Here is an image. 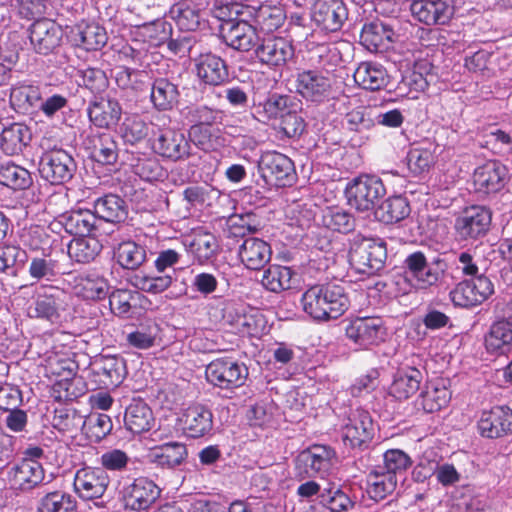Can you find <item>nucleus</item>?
<instances>
[{"mask_svg":"<svg viewBox=\"0 0 512 512\" xmlns=\"http://www.w3.org/2000/svg\"><path fill=\"white\" fill-rule=\"evenodd\" d=\"M314 22L328 32L341 29L348 17V11L342 0H317L313 7Z\"/></svg>","mask_w":512,"mask_h":512,"instance_id":"21","label":"nucleus"},{"mask_svg":"<svg viewBox=\"0 0 512 512\" xmlns=\"http://www.w3.org/2000/svg\"><path fill=\"white\" fill-rule=\"evenodd\" d=\"M102 245L93 237H78L68 245L69 257L78 263H88L95 259L101 251Z\"/></svg>","mask_w":512,"mask_h":512,"instance_id":"47","label":"nucleus"},{"mask_svg":"<svg viewBox=\"0 0 512 512\" xmlns=\"http://www.w3.org/2000/svg\"><path fill=\"white\" fill-rule=\"evenodd\" d=\"M258 169L267 184L286 187L291 186L296 180L294 163L286 155L269 151L262 154Z\"/></svg>","mask_w":512,"mask_h":512,"instance_id":"7","label":"nucleus"},{"mask_svg":"<svg viewBox=\"0 0 512 512\" xmlns=\"http://www.w3.org/2000/svg\"><path fill=\"white\" fill-rule=\"evenodd\" d=\"M479 433L486 438H499L512 433V410L506 406H495L483 411L478 421Z\"/></svg>","mask_w":512,"mask_h":512,"instance_id":"22","label":"nucleus"},{"mask_svg":"<svg viewBox=\"0 0 512 512\" xmlns=\"http://www.w3.org/2000/svg\"><path fill=\"white\" fill-rule=\"evenodd\" d=\"M491 211L479 205L467 207L456 218L454 229L461 240H476L483 237L489 231L491 224Z\"/></svg>","mask_w":512,"mask_h":512,"instance_id":"11","label":"nucleus"},{"mask_svg":"<svg viewBox=\"0 0 512 512\" xmlns=\"http://www.w3.org/2000/svg\"><path fill=\"white\" fill-rule=\"evenodd\" d=\"M208 382L221 389H233L242 386L248 376V369L230 358H218L206 367Z\"/></svg>","mask_w":512,"mask_h":512,"instance_id":"10","label":"nucleus"},{"mask_svg":"<svg viewBox=\"0 0 512 512\" xmlns=\"http://www.w3.org/2000/svg\"><path fill=\"white\" fill-rule=\"evenodd\" d=\"M293 271L286 266L274 265L262 273L263 288H291Z\"/></svg>","mask_w":512,"mask_h":512,"instance_id":"55","label":"nucleus"},{"mask_svg":"<svg viewBox=\"0 0 512 512\" xmlns=\"http://www.w3.org/2000/svg\"><path fill=\"white\" fill-rule=\"evenodd\" d=\"M175 278L170 274L164 276H142L135 275V281L132 285L135 288H139L141 279L143 284L148 283L147 288H169L172 285H179L189 287L194 286L195 288H216L218 281L216 277L211 273H195L194 270L180 269L178 271L173 270Z\"/></svg>","mask_w":512,"mask_h":512,"instance_id":"6","label":"nucleus"},{"mask_svg":"<svg viewBox=\"0 0 512 512\" xmlns=\"http://www.w3.org/2000/svg\"><path fill=\"white\" fill-rule=\"evenodd\" d=\"M255 56L270 67H282L294 56V48L290 41L283 37L263 39L255 48Z\"/></svg>","mask_w":512,"mask_h":512,"instance_id":"19","label":"nucleus"},{"mask_svg":"<svg viewBox=\"0 0 512 512\" xmlns=\"http://www.w3.org/2000/svg\"><path fill=\"white\" fill-rule=\"evenodd\" d=\"M486 350L491 354H505L512 350V322L506 319L494 322L485 336Z\"/></svg>","mask_w":512,"mask_h":512,"instance_id":"32","label":"nucleus"},{"mask_svg":"<svg viewBox=\"0 0 512 512\" xmlns=\"http://www.w3.org/2000/svg\"><path fill=\"white\" fill-rule=\"evenodd\" d=\"M304 311L317 321L339 318L349 307L347 296L340 290H305Z\"/></svg>","mask_w":512,"mask_h":512,"instance_id":"2","label":"nucleus"},{"mask_svg":"<svg viewBox=\"0 0 512 512\" xmlns=\"http://www.w3.org/2000/svg\"><path fill=\"white\" fill-rule=\"evenodd\" d=\"M410 11L415 20L432 26L449 23L455 8L452 0H414Z\"/></svg>","mask_w":512,"mask_h":512,"instance_id":"16","label":"nucleus"},{"mask_svg":"<svg viewBox=\"0 0 512 512\" xmlns=\"http://www.w3.org/2000/svg\"><path fill=\"white\" fill-rule=\"evenodd\" d=\"M493 290H450L449 296L453 304L461 308H472L488 299Z\"/></svg>","mask_w":512,"mask_h":512,"instance_id":"57","label":"nucleus"},{"mask_svg":"<svg viewBox=\"0 0 512 512\" xmlns=\"http://www.w3.org/2000/svg\"><path fill=\"white\" fill-rule=\"evenodd\" d=\"M335 456L334 451L324 445H313L301 451L295 459V476L299 480L328 472Z\"/></svg>","mask_w":512,"mask_h":512,"instance_id":"9","label":"nucleus"},{"mask_svg":"<svg viewBox=\"0 0 512 512\" xmlns=\"http://www.w3.org/2000/svg\"><path fill=\"white\" fill-rule=\"evenodd\" d=\"M182 250L191 253L199 262H205L214 255L216 240L211 234L197 235L185 239Z\"/></svg>","mask_w":512,"mask_h":512,"instance_id":"49","label":"nucleus"},{"mask_svg":"<svg viewBox=\"0 0 512 512\" xmlns=\"http://www.w3.org/2000/svg\"><path fill=\"white\" fill-rule=\"evenodd\" d=\"M395 33L386 23L374 21L363 26L360 34L361 43L370 50L387 48L393 41Z\"/></svg>","mask_w":512,"mask_h":512,"instance_id":"40","label":"nucleus"},{"mask_svg":"<svg viewBox=\"0 0 512 512\" xmlns=\"http://www.w3.org/2000/svg\"><path fill=\"white\" fill-rule=\"evenodd\" d=\"M238 255L248 269L260 270L270 261L272 250L266 241L248 237L239 246Z\"/></svg>","mask_w":512,"mask_h":512,"instance_id":"26","label":"nucleus"},{"mask_svg":"<svg viewBox=\"0 0 512 512\" xmlns=\"http://www.w3.org/2000/svg\"><path fill=\"white\" fill-rule=\"evenodd\" d=\"M161 496V489L151 479L140 476L118 488L117 498L125 511L142 512L150 509Z\"/></svg>","mask_w":512,"mask_h":512,"instance_id":"4","label":"nucleus"},{"mask_svg":"<svg viewBox=\"0 0 512 512\" xmlns=\"http://www.w3.org/2000/svg\"><path fill=\"white\" fill-rule=\"evenodd\" d=\"M322 224L326 228L340 233H349L355 228L352 214L339 207H327L322 212Z\"/></svg>","mask_w":512,"mask_h":512,"instance_id":"48","label":"nucleus"},{"mask_svg":"<svg viewBox=\"0 0 512 512\" xmlns=\"http://www.w3.org/2000/svg\"><path fill=\"white\" fill-rule=\"evenodd\" d=\"M412 465V460L408 454L400 449H390L383 454L384 472L397 476L398 473L406 471Z\"/></svg>","mask_w":512,"mask_h":512,"instance_id":"58","label":"nucleus"},{"mask_svg":"<svg viewBox=\"0 0 512 512\" xmlns=\"http://www.w3.org/2000/svg\"><path fill=\"white\" fill-rule=\"evenodd\" d=\"M433 162V155L430 150L413 148L408 152L407 165L414 175H420L427 171Z\"/></svg>","mask_w":512,"mask_h":512,"instance_id":"63","label":"nucleus"},{"mask_svg":"<svg viewBox=\"0 0 512 512\" xmlns=\"http://www.w3.org/2000/svg\"><path fill=\"white\" fill-rule=\"evenodd\" d=\"M285 16L281 8L263 5L254 16L255 27L264 33H271L282 26Z\"/></svg>","mask_w":512,"mask_h":512,"instance_id":"50","label":"nucleus"},{"mask_svg":"<svg viewBox=\"0 0 512 512\" xmlns=\"http://www.w3.org/2000/svg\"><path fill=\"white\" fill-rule=\"evenodd\" d=\"M124 425L132 434L149 431L154 425L151 408L141 400H133L125 410Z\"/></svg>","mask_w":512,"mask_h":512,"instance_id":"30","label":"nucleus"},{"mask_svg":"<svg viewBox=\"0 0 512 512\" xmlns=\"http://www.w3.org/2000/svg\"><path fill=\"white\" fill-rule=\"evenodd\" d=\"M110 484L109 475L99 467H83L76 471L73 489L76 495L84 501L101 499Z\"/></svg>","mask_w":512,"mask_h":512,"instance_id":"12","label":"nucleus"},{"mask_svg":"<svg viewBox=\"0 0 512 512\" xmlns=\"http://www.w3.org/2000/svg\"><path fill=\"white\" fill-rule=\"evenodd\" d=\"M86 144L91 157L104 165H112L118 159L117 144L110 133H96L87 138Z\"/></svg>","mask_w":512,"mask_h":512,"instance_id":"33","label":"nucleus"},{"mask_svg":"<svg viewBox=\"0 0 512 512\" xmlns=\"http://www.w3.org/2000/svg\"><path fill=\"white\" fill-rule=\"evenodd\" d=\"M63 38V31L55 21L42 18L32 23L29 28V39L34 50L43 55L53 52Z\"/></svg>","mask_w":512,"mask_h":512,"instance_id":"17","label":"nucleus"},{"mask_svg":"<svg viewBox=\"0 0 512 512\" xmlns=\"http://www.w3.org/2000/svg\"><path fill=\"white\" fill-rule=\"evenodd\" d=\"M319 64L322 69H306L299 71L296 75V91L306 100L322 102L326 99L332 89V78L330 74L329 61L336 57L327 47H320L317 50Z\"/></svg>","mask_w":512,"mask_h":512,"instance_id":"1","label":"nucleus"},{"mask_svg":"<svg viewBox=\"0 0 512 512\" xmlns=\"http://www.w3.org/2000/svg\"><path fill=\"white\" fill-rule=\"evenodd\" d=\"M73 40L86 50H98L106 44L107 35L96 23L80 24L73 30Z\"/></svg>","mask_w":512,"mask_h":512,"instance_id":"44","label":"nucleus"},{"mask_svg":"<svg viewBox=\"0 0 512 512\" xmlns=\"http://www.w3.org/2000/svg\"><path fill=\"white\" fill-rule=\"evenodd\" d=\"M152 148L159 156L174 162L191 155L190 141L183 133L171 129L161 131L153 140Z\"/></svg>","mask_w":512,"mask_h":512,"instance_id":"18","label":"nucleus"},{"mask_svg":"<svg viewBox=\"0 0 512 512\" xmlns=\"http://www.w3.org/2000/svg\"><path fill=\"white\" fill-rule=\"evenodd\" d=\"M291 110V98L287 95L272 94L255 106V115L261 122L281 119Z\"/></svg>","mask_w":512,"mask_h":512,"instance_id":"42","label":"nucleus"},{"mask_svg":"<svg viewBox=\"0 0 512 512\" xmlns=\"http://www.w3.org/2000/svg\"><path fill=\"white\" fill-rule=\"evenodd\" d=\"M0 183L13 190H25L33 184V178L26 168L7 161L0 164Z\"/></svg>","mask_w":512,"mask_h":512,"instance_id":"43","label":"nucleus"},{"mask_svg":"<svg viewBox=\"0 0 512 512\" xmlns=\"http://www.w3.org/2000/svg\"><path fill=\"white\" fill-rule=\"evenodd\" d=\"M177 86L164 78L156 79L151 87V102L160 111L172 109L178 102Z\"/></svg>","mask_w":512,"mask_h":512,"instance_id":"46","label":"nucleus"},{"mask_svg":"<svg viewBox=\"0 0 512 512\" xmlns=\"http://www.w3.org/2000/svg\"><path fill=\"white\" fill-rule=\"evenodd\" d=\"M408 272L428 286L441 284L447 268L446 263L440 257H434L430 262L422 251L409 254L405 261Z\"/></svg>","mask_w":512,"mask_h":512,"instance_id":"15","label":"nucleus"},{"mask_svg":"<svg viewBox=\"0 0 512 512\" xmlns=\"http://www.w3.org/2000/svg\"><path fill=\"white\" fill-rule=\"evenodd\" d=\"M75 169L74 159L63 149L46 151L39 161L40 176L53 185L69 181L73 177Z\"/></svg>","mask_w":512,"mask_h":512,"instance_id":"8","label":"nucleus"},{"mask_svg":"<svg viewBox=\"0 0 512 512\" xmlns=\"http://www.w3.org/2000/svg\"><path fill=\"white\" fill-rule=\"evenodd\" d=\"M459 268L465 276L471 277L472 288L484 287L488 288L491 283L488 278L479 274V268L473 261V257L468 252H462L459 255Z\"/></svg>","mask_w":512,"mask_h":512,"instance_id":"61","label":"nucleus"},{"mask_svg":"<svg viewBox=\"0 0 512 512\" xmlns=\"http://www.w3.org/2000/svg\"><path fill=\"white\" fill-rule=\"evenodd\" d=\"M147 242L152 243L153 239H145L143 244L135 241L120 243L115 251L117 262L126 269H137L146 261L147 252L153 253Z\"/></svg>","mask_w":512,"mask_h":512,"instance_id":"36","label":"nucleus"},{"mask_svg":"<svg viewBox=\"0 0 512 512\" xmlns=\"http://www.w3.org/2000/svg\"><path fill=\"white\" fill-rule=\"evenodd\" d=\"M397 482V476L377 467L367 475L366 492L371 499L380 501L395 491Z\"/></svg>","mask_w":512,"mask_h":512,"instance_id":"38","label":"nucleus"},{"mask_svg":"<svg viewBox=\"0 0 512 512\" xmlns=\"http://www.w3.org/2000/svg\"><path fill=\"white\" fill-rule=\"evenodd\" d=\"M60 223L67 233L86 237L96 229L97 219L93 211L79 209L63 214Z\"/></svg>","mask_w":512,"mask_h":512,"instance_id":"37","label":"nucleus"},{"mask_svg":"<svg viewBox=\"0 0 512 512\" xmlns=\"http://www.w3.org/2000/svg\"><path fill=\"white\" fill-rule=\"evenodd\" d=\"M122 138L126 143L136 144L149 134L147 123L139 117L127 118L121 128Z\"/></svg>","mask_w":512,"mask_h":512,"instance_id":"59","label":"nucleus"},{"mask_svg":"<svg viewBox=\"0 0 512 512\" xmlns=\"http://www.w3.org/2000/svg\"><path fill=\"white\" fill-rule=\"evenodd\" d=\"M345 123L349 130L362 132L375 126L374 110L369 107H358L345 115Z\"/></svg>","mask_w":512,"mask_h":512,"instance_id":"56","label":"nucleus"},{"mask_svg":"<svg viewBox=\"0 0 512 512\" xmlns=\"http://www.w3.org/2000/svg\"><path fill=\"white\" fill-rule=\"evenodd\" d=\"M449 390L436 382L428 383L417 399V406L426 413H434L445 407L450 400Z\"/></svg>","mask_w":512,"mask_h":512,"instance_id":"41","label":"nucleus"},{"mask_svg":"<svg viewBox=\"0 0 512 512\" xmlns=\"http://www.w3.org/2000/svg\"><path fill=\"white\" fill-rule=\"evenodd\" d=\"M372 419L367 411L356 410L348 417L342 429L345 444L359 447L371 438Z\"/></svg>","mask_w":512,"mask_h":512,"instance_id":"25","label":"nucleus"},{"mask_svg":"<svg viewBox=\"0 0 512 512\" xmlns=\"http://www.w3.org/2000/svg\"><path fill=\"white\" fill-rule=\"evenodd\" d=\"M509 180L508 168L499 161H488L473 174L476 190L486 194L502 190Z\"/></svg>","mask_w":512,"mask_h":512,"instance_id":"20","label":"nucleus"},{"mask_svg":"<svg viewBox=\"0 0 512 512\" xmlns=\"http://www.w3.org/2000/svg\"><path fill=\"white\" fill-rule=\"evenodd\" d=\"M11 101L20 108L37 107L41 94L39 88L32 85L13 87L10 93Z\"/></svg>","mask_w":512,"mask_h":512,"instance_id":"60","label":"nucleus"},{"mask_svg":"<svg viewBox=\"0 0 512 512\" xmlns=\"http://www.w3.org/2000/svg\"><path fill=\"white\" fill-rule=\"evenodd\" d=\"M410 214V206L403 196H393L382 202L375 211L376 217L386 223H396Z\"/></svg>","mask_w":512,"mask_h":512,"instance_id":"45","label":"nucleus"},{"mask_svg":"<svg viewBox=\"0 0 512 512\" xmlns=\"http://www.w3.org/2000/svg\"><path fill=\"white\" fill-rule=\"evenodd\" d=\"M195 66L198 78L207 85L219 86L228 79L225 61L214 54L200 55Z\"/></svg>","mask_w":512,"mask_h":512,"instance_id":"29","label":"nucleus"},{"mask_svg":"<svg viewBox=\"0 0 512 512\" xmlns=\"http://www.w3.org/2000/svg\"><path fill=\"white\" fill-rule=\"evenodd\" d=\"M345 335L355 345L368 348L385 340L386 328L379 317H357L346 326Z\"/></svg>","mask_w":512,"mask_h":512,"instance_id":"13","label":"nucleus"},{"mask_svg":"<svg viewBox=\"0 0 512 512\" xmlns=\"http://www.w3.org/2000/svg\"><path fill=\"white\" fill-rule=\"evenodd\" d=\"M438 468L437 456L433 451H426L414 467L412 477L416 482H424L435 475Z\"/></svg>","mask_w":512,"mask_h":512,"instance_id":"64","label":"nucleus"},{"mask_svg":"<svg viewBox=\"0 0 512 512\" xmlns=\"http://www.w3.org/2000/svg\"><path fill=\"white\" fill-rule=\"evenodd\" d=\"M180 422L184 433L188 437L200 438L212 431L213 414L205 405L195 403L184 410Z\"/></svg>","mask_w":512,"mask_h":512,"instance_id":"23","label":"nucleus"},{"mask_svg":"<svg viewBox=\"0 0 512 512\" xmlns=\"http://www.w3.org/2000/svg\"><path fill=\"white\" fill-rule=\"evenodd\" d=\"M321 503L331 512L349 511L354 507V501L340 488L324 489L321 494Z\"/></svg>","mask_w":512,"mask_h":512,"instance_id":"54","label":"nucleus"},{"mask_svg":"<svg viewBox=\"0 0 512 512\" xmlns=\"http://www.w3.org/2000/svg\"><path fill=\"white\" fill-rule=\"evenodd\" d=\"M98 463L100 465L99 468L103 469L107 474L108 472L123 473L128 468L130 457L122 449L110 448L100 454Z\"/></svg>","mask_w":512,"mask_h":512,"instance_id":"53","label":"nucleus"},{"mask_svg":"<svg viewBox=\"0 0 512 512\" xmlns=\"http://www.w3.org/2000/svg\"><path fill=\"white\" fill-rule=\"evenodd\" d=\"M9 481L15 489L31 490L45 481L44 469L35 459H23L11 469Z\"/></svg>","mask_w":512,"mask_h":512,"instance_id":"24","label":"nucleus"},{"mask_svg":"<svg viewBox=\"0 0 512 512\" xmlns=\"http://www.w3.org/2000/svg\"><path fill=\"white\" fill-rule=\"evenodd\" d=\"M170 14L181 30L195 31L200 26V11L187 3H177Z\"/></svg>","mask_w":512,"mask_h":512,"instance_id":"52","label":"nucleus"},{"mask_svg":"<svg viewBox=\"0 0 512 512\" xmlns=\"http://www.w3.org/2000/svg\"><path fill=\"white\" fill-rule=\"evenodd\" d=\"M386 256V247L383 242L362 238L353 242L349 261L359 273L374 274L383 267Z\"/></svg>","mask_w":512,"mask_h":512,"instance_id":"5","label":"nucleus"},{"mask_svg":"<svg viewBox=\"0 0 512 512\" xmlns=\"http://www.w3.org/2000/svg\"><path fill=\"white\" fill-rule=\"evenodd\" d=\"M39 512H76V503L71 495L54 491L47 493L40 501Z\"/></svg>","mask_w":512,"mask_h":512,"instance_id":"51","label":"nucleus"},{"mask_svg":"<svg viewBox=\"0 0 512 512\" xmlns=\"http://www.w3.org/2000/svg\"><path fill=\"white\" fill-rule=\"evenodd\" d=\"M385 194V185L376 175H359L350 180L345 188L348 204L359 212L373 210Z\"/></svg>","mask_w":512,"mask_h":512,"instance_id":"3","label":"nucleus"},{"mask_svg":"<svg viewBox=\"0 0 512 512\" xmlns=\"http://www.w3.org/2000/svg\"><path fill=\"white\" fill-rule=\"evenodd\" d=\"M135 174L145 181H157L165 176V171L156 158L139 159L134 165Z\"/></svg>","mask_w":512,"mask_h":512,"instance_id":"62","label":"nucleus"},{"mask_svg":"<svg viewBox=\"0 0 512 512\" xmlns=\"http://www.w3.org/2000/svg\"><path fill=\"white\" fill-rule=\"evenodd\" d=\"M187 456V447L181 442H168L154 446L147 453V459L150 463L167 469L180 466L185 462Z\"/></svg>","mask_w":512,"mask_h":512,"instance_id":"27","label":"nucleus"},{"mask_svg":"<svg viewBox=\"0 0 512 512\" xmlns=\"http://www.w3.org/2000/svg\"><path fill=\"white\" fill-rule=\"evenodd\" d=\"M89 120L99 128L116 125L121 117V107L115 100L100 99L89 104L87 109Z\"/></svg>","mask_w":512,"mask_h":512,"instance_id":"34","label":"nucleus"},{"mask_svg":"<svg viewBox=\"0 0 512 512\" xmlns=\"http://www.w3.org/2000/svg\"><path fill=\"white\" fill-rule=\"evenodd\" d=\"M219 37L227 46L240 52L255 49L260 41L257 27L245 20L227 21L220 24Z\"/></svg>","mask_w":512,"mask_h":512,"instance_id":"14","label":"nucleus"},{"mask_svg":"<svg viewBox=\"0 0 512 512\" xmlns=\"http://www.w3.org/2000/svg\"><path fill=\"white\" fill-rule=\"evenodd\" d=\"M353 77L360 87L371 91L384 88L388 82L385 68L374 62H361L354 71Z\"/></svg>","mask_w":512,"mask_h":512,"instance_id":"35","label":"nucleus"},{"mask_svg":"<svg viewBox=\"0 0 512 512\" xmlns=\"http://www.w3.org/2000/svg\"><path fill=\"white\" fill-rule=\"evenodd\" d=\"M93 213L97 220L117 224L127 218L128 207L125 200L119 195L108 193L94 201Z\"/></svg>","mask_w":512,"mask_h":512,"instance_id":"28","label":"nucleus"},{"mask_svg":"<svg viewBox=\"0 0 512 512\" xmlns=\"http://www.w3.org/2000/svg\"><path fill=\"white\" fill-rule=\"evenodd\" d=\"M422 372L414 367L398 371L389 387V394L397 400H406L420 388Z\"/></svg>","mask_w":512,"mask_h":512,"instance_id":"31","label":"nucleus"},{"mask_svg":"<svg viewBox=\"0 0 512 512\" xmlns=\"http://www.w3.org/2000/svg\"><path fill=\"white\" fill-rule=\"evenodd\" d=\"M29 129L20 123H12L5 127L2 123L0 132V148L7 155H15L30 141Z\"/></svg>","mask_w":512,"mask_h":512,"instance_id":"39","label":"nucleus"}]
</instances>
